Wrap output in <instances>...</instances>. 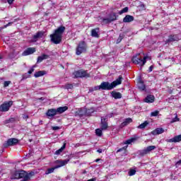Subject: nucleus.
<instances>
[{"mask_svg": "<svg viewBox=\"0 0 181 181\" xmlns=\"http://www.w3.org/2000/svg\"><path fill=\"white\" fill-rule=\"evenodd\" d=\"M64 30H66V27L64 26H60L55 30L54 33L50 35L52 42L55 45H59L62 42V37L63 33H64Z\"/></svg>", "mask_w": 181, "mask_h": 181, "instance_id": "nucleus-1", "label": "nucleus"}, {"mask_svg": "<svg viewBox=\"0 0 181 181\" xmlns=\"http://www.w3.org/2000/svg\"><path fill=\"white\" fill-rule=\"evenodd\" d=\"M122 83V76H119L117 79H116L112 83H110L109 82H103L100 84L101 90H110L115 88L117 86H119Z\"/></svg>", "mask_w": 181, "mask_h": 181, "instance_id": "nucleus-2", "label": "nucleus"}, {"mask_svg": "<svg viewBox=\"0 0 181 181\" xmlns=\"http://www.w3.org/2000/svg\"><path fill=\"white\" fill-rule=\"evenodd\" d=\"M141 54H136L135 56L133 57L132 59V63L134 64H139V66H144L146 63L147 57H144L142 58L141 56Z\"/></svg>", "mask_w": 181, "mask_h": 181, "instance_id": "nucleus-3", "label": "nucleus"}, {"mask_svg": "<svg viewBox=\"0 0 181 181\" xmlns=\"http://www.w3.org/2000/svg\"><path fill=\"white\" fill-rule=\"evenodd\" d=\"M32 175V173H28L24 170H21L16 173L14 179H23L21 181H29Z\"/></svg>", "mask_w": 181, "mask_h": 181, "instance_id": "nucleus-4", "label": "nucleus"}, {"mask_svg": "<svg viewBox=\"0 0 181 181\" xmlns=\"http://www.w3.org/2000/svg\"><path fill=\"white\" fill-rule=\"evenodd\" d=\"M73 76L76 78H88L90 77V74L86 72V71L84 70H78V71H75L73 73Z\"/></svg>", "mask_w": 181, "mask_h": 181, "instance_id": "nucleus-5", "label": "nucleus"}, {"mask_svg": "<svg viewBox=\"0 0 181 181\" xmlns=\"http://www.w3.org/2000/svg\"><path fill=\"white\" fill-rule=\"evenodd\" d=\"M13 105V101L9 100L8 102H6L0 105V111L1 112H6L7 111H9V108L12 107Z\"/></svg>", "mask_w": 181, "mask_h": 181, "instance_id": "nucleus-6", "label": "nucleus"}, {"mask_svg": "<svg viewBox=\"0 0 181 181\" xmlns=\"http://www.w3.org/2000/svg\"><path fill=\"white\" fill-rule=\"evenodd\" d=\"M19 142V140H18L16 138H11L9 139L7 141H6L4 144L3 146L4 148H8V146H13L16 145Z\"/></svg>", "mask_w": 181, "mask_h": 181, "instance_id": "nucleus-7", "label": "nucleus"}, {"mask_svg": "<svg viewBox=\"0 0 181 181\" xmlns=\"http://www.w3.org/2000/svg\"><path fill=\"white\" fill-rule=\"evenodd\" d=\"M42 37H45V31L37 32L35 35L33 36V38L30 40V42H37L39 39H42Z\"/></svg>", "mask_w": 181, "mask_h": 181, "instance_id": "nucleus-8", "label": "nucleus"}, {"mask_svg": "<svg viewBox=\"0 0 181 181\" xmlns=\"http://www.w3.org/2000/svg\"><path fill=\"white\" fill-rule=\"evenodd\" d=\"M108 115L101 117L100 127L102 130H105L108 128Z\"/></svg>", "mask_w": 181, "mask_h": 181, "instance_id": "nucleus-9", "label": "nucleus"}, {"mask_svg": "<svg viewBox=\"0 0 181 181\" xmlns=\"http://www.w3.org/2000/svg\"><path fill=\"white\" fill-rule=\"evenodd\" d=\"M69 161L70 160L69 159L57 160L55 161V163L57 164V165L55 166V168L59 169V168H62V166H66V165H67V163H69Z\"/></svg>", "mask_w": 181, "mask_h": 181, "instance_id": "nucleus-10", "label": "nucleus"}, {"mask_svg": "<svg viewBox=\"0 0 181 181\" xmlns=\"http://www.w3.org/2000/svg\"><path fill=\"white\" fill-rule=\"evenodd\" d=\"M155 149H156V146H149L146 147V148H144L143 151H141L140 154L142 156H144V155H147V153H149V152H151V151H155Z\"/></svg>", "mask_w": 181, "mask_h": 181, "instance_id": "nucleus-11", "label": "nucleus"}, {"mask_svg": "<svg viewBox=\"0 0 181 181\" xmlns=\"http://www.w3.org/2000/svg\"><path fill=\"white\" fill-rule=\"evenodd\" d=\"M35 52H36L35 47H29L22 53V56H29V54H33Z\"/></svg>", "mask_w": 181, "mask_h": 181, "instance_id": "nucleus-12", "label": "nucleus"}, {"mask_svg": "<svg viewBox=\"0 0 181 181\" xmlns=\"http://www.w3.org/2000/svg\"><path fill=\"white\" fill-rule=\"evenodd\" d=\"M86 50H87V48H86V47L84 46H78L76 47V54L77 56H80V54H81V53H84V52H86Z\"/></svg>", "mask_w": 181, "mask_h": 181, "instance_id": "nucleus-13", "label": "nucleus"}, {"mask_svg": "<svg viewBox=\"0 0 181 181\" xmlns=\"http://www.w3.org/2000/svg\"><path fill=\"white\" fill-rule=\"evenodd\" d=\"M47 117H54V115H57V112L56 109H49L46 112Z\"/></svg>", "mask_w": 181, "mask_h": 181, "instance_id": "nucleus-14", "label": "nucleus"}, {"mask_svg": "<svg viewBox=\"0 0 181 181\" xmlns=\"http://www.w3.org/2000/svg\"><path fill=\"white\" fill-rule=\"evenodd\" d=\"M155 102V96L153 95H148L147 97L144 99V103H152Z\"/></svg>", "mask_w": 181, "mask_h": 181, "instance_id": "nucleus-15", "label": "nucleus"}, {"mask_svg": "<svg viewBox=\"0 0 181 181\" xmlns=\"http://www.w3.org/2000/svg\"><path fill=\"white\" fill-rule=\"evenodd\" d=\"M165 132V129L163 128H157L151 132L152 135H159L160 134H163Z\"/></svg>", "mask_w": 181, "mask_h": 181, "instance_id": "nucleus-16", "label": "nucleus"}, {"mask_svg": "<svg viewBox=\"0 0 181 181\" xmlns=\"http://www.w3.org/2000/svg\"><path fill=\"white\" fill-rule=\"evenodd\" d=\"M111 94L113 98H115V100L122 98V94H121V93L119 92L112 91Z\"/></svg>", "mask_w": 181, "mask_h": 181, "instance_id": "nucleus-17", "label": "nucleus"}, {"mask_svg": "<svg viewBox=\"0 0 181 181\" xmlns=\"http://www.w3.org/2000/svg\"><path fill=\"white\" fill-rule=\"evenodd\" d=\"M67 110H69L67 106L59 107L56 109L57 114H63V112H65V111H67Z\"/></svg>", "mask_w": 181, "mask_h": 181, "instance_id": "nucleus-18", "label": "nucleus"}, {"mask_svg": "<svg viewBox=\"0 0 181 181\" xmlns=\"http://www.w3.org/2000/svg\"><path fill=\"white\" fill-rule=\"evenodd\" d=\"M132 21H134V16L129 15H127L123 19L124 23H128Z\"/></svg>", "mask_w": 181, "mask_h": 181, "instance_id": "nucleus-19", "label": "nucleus"}, {"mask_svg": "<svg viewBox=\"0 0 181 181\" xmlns=\"http://www.w3.org/2000/svg\"><path fill=\"white\" fill-rule=\"evenodd\" d=\"M180 141H181V134L178 136H175L174 138L170 139L167 141L176 143V142H180Z\"/></svg>", "mask_w": 181, "mask_h": 181, "instance_id": "nucleus-20", "label": "nucleus"}, {"mask_svg": "<svg viewBox=\"0 0 181 181\" xmlns=\"http://www.w3.org/2000/svg\"><path fill=\"white\" fill-rule=\"evenodd\" d=\"M180 37L177 35H170L168 40V42H177Z\"/></svg>", "mask_w": 181, "mask_h": 181, "instance_id": "nucleus-21", "label": "nucleus"}, {"mask_svg": "<svg viewBox=\"0 0 181 181\" xmlns=\"http://www.w3.org/2000/svg\"><path fill=\"white\" fill-rule=\"evenodd\" d=\"M47 59H49V55L43 54L42 55L37 57V63H42L43 60H46Z\"/></svg>", "mask_w": 181, "mask_h": 181, "instance_id": "nucleus-22", "label": "nucleus"}, {"mask_svg": "<svg viewBox=\"0 0 181 181\" xmlns=\"http://www.w3.org/2000/svg\"><path fill=\"white\" fill-rule=\"evenodd\" d=\"M100 32V28H96L91 30V36L93 37H98V33Z\"/></svg>", "mask_w": 181, "mask_h": 181, "instance_id": "nucleus-23", "label": "nucleus"}, {"mask_svg": "<svg viewBox=\"0 0 181 181\" xmlns=\"http://www.w3.org/2000/svg\"><path fill=\"white\" fill-rule=\"evenodd\" d=\"M66 143L64 142L63 146L59 149L55 151V155H60V153H62V152H63V151L66 149Z\"/></svg>", "mask_w": 181, "mask_h": 181, "instance_id": "nucleus-24", "label": "nucleus"}, {"mask_svg": "<svg viewBox=\"0 0 181 181\" xmlns=\"http://www.w3.org/2000/svg\"><path fill=\"white\" fill-rule=\"evenodd\" d=\"M132 122V118H127L124 119V121L122 123V127H127L129 124H131Z\"/></svg>", "mask_w": 181, "mask_h": 181, "instance_id": "nucleus-25", "label": "nucleus"}, {"mask_svg": "<svg viewBox=\"0 0 181 181\" xmlns=\"http://www.w3.org/2000/svg\"><path fill=\"white\" fill-rule=\"evenodd\" d=\"M45 74H46V71H39L37 72H35L34 76L35 78L42 77V76H45Z\"/></svg>", "mask_w": 181, "mask_h": 181, "instance_id": "nucleus-26", "label": "nucleus"}, {"mask_svg": "<svg viewBox=\"0 0 181 181\" xmlns=\"http://www.w3.org/2000/svg\"><path fill=\"white\" fill-rule=\"evenodd\" d=\"M138 88H139V90H140L141 91H144V90L146 88V87L145 86V84L142 81H139L138 83Z\"/></svg>", "mask_w": 181, "mask_h": 181, "instance_id": "nucleus-27", "label": "nucleus"}, {"mask_svg": "<svg viewBox=\"0 0 181 181\" xmlns=\"http://www.w3.org/2000/svg\"><path fill=\"white\" fill-rule=\"evenodd\" d=\"M148 124H149V122H148V121H145L144 123H142L140 125H139L138 128H139V129H144Z\"/></svg>", "mask_w": 181, "mask_h": 181, "instance_id": "nucleus-28", "label": "nucleus"}, {"mask_svg": "<svg viewBox=\"0 0 181 181\" xmlns=\"http://www.w3.org/2000/svg\"><path fill=\"white\" fill-rule=\"evenodd\" d=\"M108 18L110 22H114V21H117V16L115 15V13H112L109 16Z\"/></svg>", "mask_w": 181, "mask_h": 181, "instance_id": "nucleus-29", "label": "nucleus"}, {"mask_svg": "<svg viewBox=\"0 0 181 181\" xmlns=\"http://www.w3.org/2000/svg\"><path fill=\"white\" fill-rule=\"evenodd\" d=\"M57 169L56 168V166L54 168H48L47 171L45 172V175H50V173H53L54 172V170Z\"/></svg>", "mask_w": 181, "mask_h": 181, "instance_id": "nucleus-30", "label": "nucleus"}, {"mask_svg": "<svg viewBox=\"0 0 181 181\" xmlns=\"http://www.w3.org/2000/svg\"><path fill=\"white\" fill-rule=\"evenodd\" d=\"M11 122H15V118L11 117L10 119H8L4 122V124H9Z\"/></svg>", "mask_w": 181, "mask_h": 181, "instance_id": "nucleus-31", "label": "nucleus"}, {"mask_svg": "<svg viewBox=\"0 0 181 181\" xmlns=\"http://www.w3.org/2000/svg\"><path fill=\"white\" fill-rule=\"evenodd\" d=\"M95 134L98 136H102L103 135V130H101L100 129H97L95 130Z\"/></svg>", "mask_w": 181, "mask_h": 181, "instance_id": "nucleus-32", "label": "nucleus"}, {"mask_svg": "<svg viewBox=\"0 0 181 181\" xmlns=\"http://www.w3.org/2000/svg\"><path fill=\"white\" fill-rule=\"evenodd\" d=\"M64 88H66V90H71L73 88V85L70 83L66 84L64 86Z\"/></svg>", "mask_w": 181, "mask_h": 181, "instance_id": "nucleus-33", "label": "nucleus"}, {"mask_svg": "<svg viewBox=\"0 0 181 181\" xmlns=\"http://www.w3.org/2000/svg\"><path fill=\"white\" fill-rule=\"evenodd\" d=\"M135 141V139H128L125 142H124V144L125 145H129L131 144H132V142H134Z\"/></svg>", "mask_w": 181, "mask_h": 181, "instance_id": "nucleus-34", "label": "nucleus"}, {"mask_svg": "<svg viewBox=\"0 0 181 181\" xmlns=\"http://www.w3.org/2000/svg\"><path fill=\"white\" fill-rule=\"evenodd\" d=\"M135 173H136V170H135L134 169H131L129 171V176H134Z\"/></svg>", "mask_w": 181, "mask_h": 181, "instance_id": "nucleus-35", "label": "nucleus"}, {"mask_svg": "<svg viewBox=\"0 0 181 181\" xmlns=\"http://www.w3.org/2000/svg\"><path fill=\"white\" fill-rule=\"evenodd\" d=\"M128 12V7L124 8L122 11L119 12V15H122V13H127Z\"/></svg>", "mask_w": 181, "mask_h": 181, "instance_id": "nucleus-36", "label": "nucleus"}, {"mask_svg": "<svg viewBox=\"0 0 181 181\" xmlns=\"http://www.w3.org/2000/svg\"><path fill=\"white\" fill-rule=\"evenodd\" d=\"M159 115V111L156 110L154 112H151V117H158Z\"/></svg>", "mask_w": 181, "mask_h": 181, "instance_id": "nucleus-37", "label": "nucleus"}, {"mask_svg": "<svg viewBox=\"0 0 181 181\" xmlns=\"http://www.w3.org/2000/svg\"><path fill=\"white\" fill-rule=\"evenodd\" d=\"M103 23H111V21L110 20L109 18H103L102 20Z\"/></svg>", "mask_w": 181, "mask_h": 181, "instance_id": "nucleus-38", "label": "nucleus"}, {"mask_svg": "<svg viewBox=\"0 0 181 181\" xmlns=\"http://www.w3.org/2000/svg\"><path fill=\"white\" fill-rule=\"evenodd\" d=\"M180 119L177 117V116H175V117L171 120L170 124H173V122H177Z\"/></svg>", "mask_w": 181, "mask_h": 181, "instance_id": "nucleus-39", "label": "nucleus"}, {"mask_svg": "<svg viewBox=\"0 0 181 181\" xmlns=\"http://www.w3.org/2000/svg\"><path fill=\"white\" fill-rule=\"evenodd\" d=\"M97 90H101V85L95 86V87L92 89V91H97Z\"/></svg>", "mask_w": 181, "mask_h": 181, "instance_id": "nucleus-40", "label": "nucleus"}, {"mask_svg": "<svg viewBox=\"0 0 181 181\" xmlns=\"http://www.w3.org/2000/svg\"><path fill=\"white\" fill-rule=\"evenodd\" d=\"M11 81H4V87H8L9 84H11Z\"/></svg>", "mask_w": 181, "mask_h": 181, "instance_id": "nucleus-41", "label": "nucleus"}, {"mask_svg": "<svg viewBox=\"0 0 181 181\" xmlns=\"http://www.w3.org/2000/svg\"><path fill=\"white\" fill-rule=\"evenodd\" d=\"M92 112H94V109H89V110H86V114L88 115H90V114H92Z\"/></svg>", "mask_w": 181, "mask_h": 181, "instance_id": "nucleus-42", "label": "nucleus"}, {"mask_svg": "<svg viewBox=\"0 0 181 181\" xmlns=\"http://www.w3.org/2000/svg\"><path fill=\"white\" fill-rule=\"evenodd\" d=\"M35 71V66L30 68V69L28 71V74H32Z\"/></svg>", "mask_w": 181, "mask_h": 181, "instance_id": "nucleus-43", "label": "nucleus"}, {"mask_svg": "<svg viewBox=\"0 0 181 181\" xmlns=\"http://www.w3.org/2000/svg\"><path fill=\"white\" fill-rule=\"evenodd\" d=\"M127 148H128V146H126L124 147H122V148L118 149L117 152V153L118 152H122V151H125Z\"/></svg>", "mask_w": 181, "mask_h": 181, "instance_id": "nucleus-44", "label": "nucleus"}, {"mask_svg": "<svg viewBox=\"0 0 181 181\" xmlns=\"http://www.w3.org/2000/svg\"><path fill=\"white\" fill-rule=\"evenodd\" d=\"M76 115H79L80 117H83V110H78V112H76Z\"/></svg>", "mask_w": 181, "mask_h": 181, "instance_id": "nucleus-45", "label": "nucleus"}, {"mask_svg": "<svg viewBox=\"0 0 181 181\" xmlns=\"http://www.w3.org/2000/svg\"><path fill=\"white\" fill-rule=\"evenodd\" d=\"M52 129L53 131H57V130L60 129V127H57V126L52 127Z\"/></svg>", "mask_w": 181, "mask_h": 181, "instance_id": "nucleus-46", "label": "nucleus"}, {"mask_svg": "<svg viewBox=\"0 0 181 181\" xmlns=\"http://www.w3.org/2000/svg\"><path fill=\"white\" fill-rule=\"evenodd\" d=\"M181 165V159L180 160H178L176 163H175V166L176 168H179V166H180Z\"/></svg>", "mask_w": 181, "mask_h": 181, "instance_id": "nucleus-47", "label": "nucleus"}, {"mask_svg": "<svg viewBox=\"0 0 181 181\" xmlns=\"http://www.w3.org/2000/svg\"><path fill=\"white\" fill-rule=\"evenodd\" d=\"M13 24V22H10L7 25H4V28H7L8 26H11Z\"/></svg>", "mask_w": 181, "mask_h": 181, "instance_id": "nucleus-48", "label": "nucleus"}, {"mask_svg": "<svg viewBox=\"0 0 181 181\" xmlns=\"http://www.w3.org/2000/svg\"><path fill=\"white\" fill-rule=\"evenodd\" d=\"M153 70V66H151L148 70V73H151Z\"/></svg>", "mask_w": 181, "mask_h": 181, "instance_id": "nucleus-49", "label": "nucleus"}, {"mask_svg": "<svg viewBox=\"0 0 181 181\" xmlns=\"http://www.w3.org/2000/svg\"><path fill=\"white\" fill-rule=\"evenodd\" d=\"M14 1L15 0H7V2H8V4H9V5H12V4H13Z\"/></svg>", "mask_w": 181, "mask_h": 181, "instance_id": "nucleus-50", "label": "nucleus"}, {"mask_svg": "<svg viewBox=\"0 0 181 181\" xmlns=\"http://www.w3.org/2000/svg\"><path fill=\"white\" fill-rule=\"evenodd\" d=\"M79 46H86V42L84 41L81 42V43L79 44Z\"/></svg>", "mask_w": 181, "mask_h": 181, "instance_id": "nucleus-51", "label": "nucleus"}, {"mask_svg": "<svg viewBox=\"0 0 181 181\" xmlns=\"http://www.w3.org/2000/svg\"><path fill=\"white\" fill-rule=\"evenodd\" d=\"M23 119H28V118H29V116L27 115H23Z\"/></svg>", "mask_w": 181, "mask_h": 181, "instance_id": "nucleus-52", "label": "nucleus"}, {"mask_svg": "<svg viewBox=\"0 0 181 181\" xmlns=\"http://www.w3.org/2000/svg\"><path fill=\"white\" fill-rule=\"evenodd\" d=\"M97 152H98V153H103V149L99 148L97 150Z\"/></svg>", "mask_w": 181, "mask_h": 181, "instance_id": "nucleus-53", "label": "nucleus"}, {"mask_svg": "<svg viewBox=\"0 0 181 181\" xmlns=\"http://www.w3.org/2000/svg\"><path fill=\"white\" fill-rule=\"evenodd\" d=\"M113 114L107 115V118H111L112 117Z\"/></svg>", "mask_w": 181, "mask_h": 181, "instance_id": "nucleus-54", "label": "nucleus"}, {"mask_svg": "<svg viewBox=\"0 0 181 181\" xmlns=\"http://www.w3.org/2000/svg\"><path fill=\"white\" fill-rule=\"evenodd\" d=\"M4 59V57H2V55L0 54V59Z\"/></svg>", "mask_w": 181, "mask_h": 181, "instance_id": "nucleus-55", "label": "nucleus"}, {"mask_svg": "<svg viewBox=\"0 0 181 181\" xmlns=\"http://www.w3.org/2000/svg\"><path fill=\"white\" fill-rule=\"evenodd\" d=\"M95 162H100V158L96 159Z\"/></svg>", "mask_w": 181, "mask_h": 181, "instance_id": "nucleus-56", "label": "nucleus"}, {"mask_svg": "<svg viewBox=\"0 0 181 181\" xmlns=\"http://www.w3.org/2000/svg\"><path fill=\"white\" fill-rule=\"evenodd\" d=\"M121 37H119V38L117 40H119V42H121Z\"/></svg>", "mask_w": 181, "mask_h": 181, "instance_id": "nucleus-57", "label": "nucleus"}, {"mask_svg": "<svg viewBox=\"0 0 181 181\" xmlns=\"http://www.w3.org/2000/svg\"><path fill=\"white\" fill-rule=\"evenodd\" d=\"M0 173H1V171H0Z\"/></svg>", "mask_w": 181, "mask_h": 181, "instance_id": "nucleus-58", "label": "nucleus"}]
</instances>
